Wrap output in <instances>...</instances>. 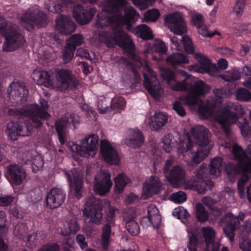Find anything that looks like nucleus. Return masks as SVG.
<instances>
[{
  "label": "nucleus",
  "mask_w": 251,
  "mask_h": 251,
  "mask_svg": "<svg viewBox=\"0 0 251 251\" xmlns=\"http://www.w3.org/2000/svg\"><path fill=\"white\" fill-rule=\"evenodd\" d=\"M198 241L197 236L193 233L189 237L187 248L189 251H197Z\"/></svg>",
  "instance_id": "338daca9"
},
{
  "label": "nucleus",
  "mask_w": 251,
  "mask_h": 251,
  "mask_svg": "<svg viewBox=\"0 0 251 251\" xmlns=\"http://www.w3.org/2000/svg\"><path fill=\"white\" fill-rule=\"evenodd\" d=\"M182 42L184 49L186 52L192 54L194 53L195 49L192 41L187 35H184L182 37Z\"/></svg>",
  "instance_id": "de8ad7c7"
},
{
  "label": "nucleus",
  "mask_w": 251,
  "mask_h": 251,
  "mask_svg": "<svg viewBox=\"0 0 251 251\" xmlns=\"http://www.w3.org/2000/svg\"><path fill=\"white\" fill-rule=\"evenodd\" d=\"M249 177L246 175H243L239 179L237 183V188L240 197L245 195V189L246 183L248 181Z\"/></svg>",
  "instance_id": "603ef678"
},
{
  "label": "nucleus",
  "mask_w": 251,
  "mask_h": 251,
  "mask_svg": "<svg viewBox=\"0 0 251 251\" xmlns=\"http://www.w3.org/2000/svg\"><path fill=\"white\" fill-rule=\"evenodd\" d=\"M168 122L167 116L162 112L155 113L149 121L150 128L152 130H157L164 126Z\"/></svg>",
  "instance_id": "7c9ffc66"
},
{
  "label": "nucleus",
  "mask_w": 251,
  "mask_h": 251,
  "mask_svg": "<svg viewBox=\"0 0 251 251\" xmlns=\"http://www.w3.org/2000/svg\"><path fill=\"white\" fill-rule=\"evenodd\" d=\"M210 87L203 81L198 80L196 81L193 86V93L194 94L201 96L208 93L210 89Z\"/></svg>",
  "instance_id": "e433bc0d"
},
{
  "label": "nucleus",
  "mask_w": 251,
  "mask_h": 251,
  "mask_svg": "<svg viewBox=\"0 0 251 251\" xmlns=\"http://www.w3.org/2000/svg\"><path fill=\"white\" fill-rule=\"evenodd\" d=\"M225 169L228 177L232 179H234L236 176L242 174L239 163L236 165L233 163L228 162L226 165Z\"/></svg>",
  "instance_id": "58836bf2"
},
{
  "label": "nucleus",
  "mask_w": 251,
  "mask_h": 251,
  "mask_svg": "<svg viewBox=\"0 0 251 251\" xmlns=\"http://www.w3.org/2000/svg\"><path fill=\"white\" fill-rule=\"evenodd\" d=\"M242 135L244 137H247L251 132V125L250 122L246 119L244 120V122L239 126Z\"/></svg>",
  "instance_id": "052dcab7"
},
{
  "label": "nucleus",
  "mask_w": 251,
  "mask_h": 251,
  "mask_svg": "<svg viewBox=\"0 0 251 251\" xmlns=\"http://www.w3.org/2000/svg\"><path fill=\"white\" fill-rule=\"evenodd\" d=\"M243 213H240L238 216H234L231 213H227L221 219V221L225 224L223 231L230 242L234 241L235 231L245 217Z\"/></svg>",
  "instance_id": "1a4fd4ad"
},
{
  "label": "nucleus",
  "mask_w": 251,
  "mask_h": 251,
  "mask_svg": "<svg viewBox=\"0 0 251 251\" xmlns=\"http://www.w3.org/2000/svg\"><path fill=\"white\" fill-rule=\"evenodd\" d=\"M237 100L247 101L251 100V93L245 88H240L236 93Z\"/></svg>",
  "instance_id": "49530a36"
},
{
  "label": "nucleus",
  "mask_w": 251,
  "mask_h": 251,
  "mask_svg": "<svg viewBox=\"0 0 251 251\" xmlns=\"http://www.w3.org/2000/svg\"><path fill=\"white\" fill-rule=\"evenodd\" d=\"M111 107L112 109L116 108L118 110H123L126 106V101L124 98L119 97L111 100Z\"/></svg>",
  "instance_id": "5fc2aeb1"
},
{
  "label": "nucleus",
  "mask_w": 251,
  "mask_h": 251,
  "mask_svg": "<svg viewBox=\"0 0 251 251\" xmlns=\"http://www.w3.org/2000/svg\"><path fill=\"white\" fill-rule=\"evenodd\" d=\"M239 246L242 251H251V239L243 235L239 236Z\"/></svg>",
  "instance_id": "8fccbe9b"
},
{
  "label": "nucleus",
  "mask_w": 251,
  "mask_h": 251,
  "mask_svg": "<svg viewBox=\"0 0 251 251\" xmlns=\"http://www.w3.org/2000/svg\"><path fill=\"white\" fill-rule=\"evenodd\" d=\"M56 87L58 91L73 89L78 84V80L71 71L68 69H59L56 73Z\"/></svg>",
  "instance_id": "6e6552de"
},
{
  "label": "nucleus",
  "mask_w": 251,
  "mask_h": 251,
  "mask_svg": "<svg viewBox=\"0 0 251 251\" xmlns=\"http://www.w3.org/2000/svg\"><path fill=\"white\" fill-rule=\"evenodd\" d=\"M154 47L156 52L160 53H165L167 51V48L165 43L160 39H156L154 42Z\"/></svg>",
  "instance_id": "0e129e2a"
},
{
  "label": "nucleus",
  "mask_w": 251,
  "mask_h": 251,
  "mask_svg": "<svg viewBox=\"0 0 251 251\" xmlns=\"http://www.w3.org/2000/svg\"><path fill=\"white\" fill-rule=\"evenodd\" d=\"M194 146V143L191 137L188 136L186 141H180L177 147L178 151L181 153H183L190 151Z\"/></svg>",
  "instance_id": "a18cd8bd"
},
{
  "label": "nucleus",
  "mask_w": 251,
  "mask_h": 251,
  "mask_svg": "<svg viewBox=\"0 0 251 251\" xmlns=\"http://www.w3.org/2000/svg\"><path fill=\"white\" fill-rule=\"evenodd\" d=\"M241 77L240 73L237 70L229 72L224 76V79L227 82H232L239 80Z\"/></svg>",
  "instance_id": "e2e57ef3"
},
{
  "label": "nucleus",
  "mask_w": 251,
  "mask_h": 251,
  "mask_svg": "<svg viewBox=\"0 0 251 251\" xmlns=\"http://www.w3.org/2000/svg\"><path fill=\"white\" fill-rule=\"evenodd\" d=\"M107 101V99L105 98L98 100L97 106L100 113L104 114L107 112H110L112 110L111 104H106Z\"/></svg>",
  "instance_id": "4d7b16f0"
},
{
  "label": "nucleus",
  "mask_w": 251,
  "mask_h": 251,
  "mask_svg": "<svg viewBox=\"0 0 251 251\" xmlns=\"http://www.w3.org/2000/svg\"><path fill=\"white\" fill-rule=\"evenodd\" d=\"M216 120L221 125L226 134L230 132V126L234 123L237 119V114L231 111L229 108L224 107L219 111L216 116Z\"/></svg>",
  "instance_id": "dca6fc26"
},
{
  "label": "nucleus",
  "mask_w": 251,
  "mask_h": 251,
  "mask_svg": "<svg viewBox=\"0 0 251 251\" xmlns=\"http://www.w3.org/2000/svg\"><path fill=\"white\" fill-rule=\"evenodd\" d=\"M28 95V89L20 83L12 82L7 90V97L15 105L23 104L26 101Z\"/></svg>",
  "instance_id": "9d476101"
},
{
  "label": "nucleus",
  "mask_w": 251,
  "mask_h": 251,
  "mask_svg": "<svg viewBox=\"0 0 251 251\" xmlns=\"http://www.w3.org/2000/svg\"><path fill=\"white\" fill-rule=\"evenodd\" d=\"M100 150L101 156L107 163L115 165L120 164L121 159L118 152L108 141H101Z\"/></svg>",
  "instance_id": "4468645a"
},
{
  "label": "nucleus",
  "mask_w": 251,
  "mask_h": 251,
  "mask_svg": "<svg viewBox=\"0 0 251 251\" xmlns=\"http://www.w3.org/2000/svg\"><path fill=\"white\" fill-rule=\"evenodd\" d=\"M126 227L127 231L132 235L136 236L140 232V227L138 223L135 221L126 222Z\"/></svg>",
  "instance_id": "09e8293b"
},
{
  "label": "nucleus",
  "mask_w": 251,
  "mask_h": 251,
  "mask_svg": "<svg viewBox=\"0 0 251 251\" xmlns=\"http://www.w3.org/2000/svg\"><path fill=\"white\" fill-rule=\"evenodd\" d=\"M144 142L142 132L138 129H130L129 136L125 139V144L130 148L136 149L142 146Z\"/></svg>",
  "instance_id": "bb28decb"
},
{
  "label": "nucleus",
  "mask_w": 251,
  "mask_h": 251,
  "mask_svg": "<svg viewBox=\"0 0 251 251\" xmlns=\"http://www.w3.org/2000/svg\"><path fill=\"white\" fill-rule=\"evenodd\" d=\"M83 40V37L78 34H75L69 38L62 53L64 62L68 63L72 60L76 47L81 45Z\"/></svg>",
  "instance_id": "a211bd4d"
},
{
  "label": "nucleus",
  "mask_w": 251,
  "mask_h": 251,
  "mask_svg": "<svg viewBox=\"0 0 251 251\" xmlns=\"http://www.w3.org/2000/svg\"><path fill=\"white\" fill-rule=\"evenodd\" d=\"M172 137V136L170 133H168L165 134L163 138V148L166 152H170L173 147Z\"/></svg>",
  "instance_id": "13d9d810"
},
{
  "label": "nucleus",
  "mask_w": 251,
  "mask_h": 251,
  "mask_svg": "<svg viewBox=\"0 0 251 251\" xmlns=\"http://www.w3.org/2000/svg\"><path fill=\"white\" fill-rule=\"evenodd\" d=\"M111 232V226L109 224H105L102 227L101 234V244L102 249L106 250L109 245V240Z\"/></svg>",
  "instance_id": "ea45409f"
},
{
  "label": "nucleus",
  "mask_w": 251,
  "mask_h": 251,
  "mask_svg": "<svg viewBox=\"0 0 251 251\" xmlns=\"http://www.w3.org/2000/svg\"><path fill=\"white\" fill-rule=\"evenodd\" d=\"M130 182L129 178L124 174H119L115 178L114 192L116 194L123 193L125 187Z\"/></svg>",
  "instance_id": "f704fd0d"
},
{
  "label": "nucleus",
  "mask_w": 251,
  "mask_h": 251,
  "mask_svg": "<svg viewBox=\"0 0 251 251\" xmlns=\"http://www.w3.org/2000/svg\"><path fill=\"white\" fill-rule=\"evenodd\" d=\"M100 205H86L83 210L84 215L90 218V222L96 225L100 224L102 219L101 207Z\"/></svg>",
  "instance_id": "393cba45"
},
{
  "label": "nucleus",
  "mask_w": 251,
  "mask_h": 251,
  "mask_svg": "<svg viewBox=\"0 0 251 251\" xmlns=\"http://www.w3.org/2000/svg\"><path fill=\"white\" fill-rule=\"evenodd\" d=\"M148 216L153 223V227H157L161 222V216L155 205H149L148 207Z\"/></svg>",
  "instance_id": "c9c22d12"
},
{
  "label": "nucleus",
  "mask_w": 251,
  "mask_h": 251,
  "mask_svg": "<svg viewBox=\"0 0 251 251\" xmlns=\"http://www.w3.org/2000/svg\"><path fill=\"white\" fill-rule=\"evenodd\" d=\"M7 177L11 184L18 186L25 179L26 173L22 166L11 164L7 167Z\"/></svg>",
  "instance_id": "f3484780"
},
{
  "label": "nucleus",
  "mask_w": 251,
  "mask_h": 251,
  "mask_svg": "<svg viewBox=\"0 0 251 251\" xmlns=\"http://www.w3.org/2000/svg\"><path fill=\"white\" fill-rule=\"evenodd\" d=\"M7 23L0 15V33L2 34L5 39L2 46L3 50L6 52L13 51L22 47L25 40L17 31L7 30Z\"/></svg>",
  "instance_id": "20e7f679"
},
{
  "label": "nucleus",
  "mask_w": 251,
  "mask_h": 251,
  "mask_svg": "<svg viewBox=\"0 0 251 251\" xmlns=\"http://www.w3.org/2000/svg\"><path fill=\"white\" fill-rule=\"evenodd\" d=\"M222 166L223 160L220 157L211 159L208 169L207 165L203 163L195 172L197 181L194 182L192 186L199 193H204L206 190H211L214 186V182L210 176H212L214 178L220 176Z\"/></svg>",
  "instance_id": "f257e3e1"
},
{
  "label": "nucleus",
  "mask_w": 251,
  "mask_h": 251,
  "mask_svg": "<svg viewBox=\"0 0 251 251\" xmlns=\"http://www.w3.org/2000/svg\"><path fill=\"white\" fill-rule=\"evenodd\" d=\"M143 85L148 93L153 98L160 96L161 88L157 79L156 73L148 65L143 68Z\"/></svg>",
  "instance_id": "423d86ee"
},
{
  "label": "nucleus",
  "mask_w": 251,
  "mask_h": 251,
  "mask_svg": "<svg viewBox=\"0 0 251 251\" xmlns=\"http://www.w3.org/2000/svg\"><path fill=\"white\" fill-rule=\"evenodd\" d=\"M99 137L93 134L88 138L81 140L79 145L73 143L71 150L75 151L80 155L88 157L90 156H94L96 154L98 146Z\"/></svg>",
  "instance_id": "0eeeda50"
},
{
  "label": "nucleus",
  "mask_w": 251,
  "mask_h": 251,
  "mask_svg": "<svg viewBox=\"0 0 251 251\" xmlns=\"http://www.w3.org/2000/svg\"><path fill=\"white\" fill-rule=\"evenodd\" d=\"M121 32V29H114L113 32L106 37L105 43L108 48H113L116 45L119 46Z\"/></svg>",
  "instance_id": "4c0bfd02"
},
{
  "label": "nucleus",
  "mask_w": 251,
  "mask_h": 251,
  "mask_svg": "<svg viewBox=\"0 0 251 251\" xmlns=\"http://www.w3.org/2000/svg\"><path fill=\"white\" fill-rule=\"evenodd\" d=\"M113 24H119V16H116V15L109 16L108 14L103 11L98 13L96 23L98 28H102Z\"/></svg>",
  "instance_id": "cd10ccee"
},
{
  "label": "nucleus",
  "mask_w": 251,
  "mask_h": 251,
  "mask_svg": "<svg viewBox=\"0 0 251 251\" xmlns=\"http://www.w3.org/2000/svg\"><path fill=\"white\" fill-rule=\"evenodd\" d=\"M164 22L175 34L181 35L187 31L186 24L180 12H175L166 15Z\"/></svg>",
  "instance_id": "9b49d317"
},
{
  "label": "nucleus",
  "mask_w": 251,
  "mask_h": 251,
  "mask_svg": "<svg viewBox=\"0 0 251 251\" xmlns=\"http://www.w3.org/2000/svg\"><path fill=\"white\" fill-rule=\"evenodd\" d=\"M187 199L186 194L182 191H178L172 194L170 196V199L176 203H181L184 202Z\"/></svg>",
  "instance_id": "6e6d98bb"
},
{
  "label": "nucleus",
  "mask_w": 251,
  "mask_h": 251,
  "mask_svg": "<svg viewBox=\"0 0 251 251\" xmlns=\"http://www.w3.org/2000/svg\"><path fill=\"white\" fill-rule=\"evenodd\" d=\"M196 58L199 62V64L195 66L196 71L200 73H208L210 70V60L200 53H197Z\"/></svg>",
  "instance_id": "72a5a7b5"
},
{
  "label": "nucleus",
  "mask_w": 251,
  "mask_h": 251,
  "mask_svg": "<svg viewBox=\"0 0 251 251\" xmlns=\"http://www.w3.org/2000/svg\"><path fill=\"white\" fill-rule=\"evenodd\" d=\"M102 11L108 14L120 12L114 0H105L103 3Z\"/></svg>",
  "instance_id": "a19ab883"
},
{
  "label": "nucleus",
  "mask_w": 251,
  "mask_h": 251,
  "mask_svg": "<svg viewBox=\"0 0 251 251\" xmlns=\"http://www.w3.org/2000/svg\"><path fill=\"white\" fill-rule=\"evenodd\" d=\"M39 103L40 105L35 103L27 104L23 108H10L8 113L10 116L28 118L31 120L35 127L39 128L43 125L42 120H48L50 117L48 112V101L41 99Z\"/></svg>",
  "instance_id": "f03ea898"
},
{
  "label": "nucleus",
  "mask_w": 251,
  "mask_h": 251,
  "mask_svg": "<svg viewBox=\"0 0 251 251\" xmlns=\"http://www.w3.org/2000/svg\"><path fill=\"white\" fill-rule=\"evenodd\" d=\"M138 15L136 9L132 6H129L125 8L124 15L121 14L116 15L119 16V23L126 25L128 27H131V24L135 22V17Z\"/></svg>",
  "instance_id": "c756f323"
},
{
  "label": "nucleus",
  "mask_w": 251,
  "mask_h": 251,
  "mask_svg": "<svg viewBox=\"0 0 251 251\" xmlns=\"http://www.w3.org/2000/svg\"><path fill=\"white\" fill-rule=\"evenodd\" d=\"M173 214L174 216H177L178 219H185L190 215L187 210L182 206L176 208Z\"/></svg>",
  "instance_id": "680f3d73"
},
{
  "label": "nucleus",
  "mask_w": 251,
  "mask_h": 251,
  "mask_svg": "<svg viewBox=\"0 0 251 251\" xmlns=\"http://www.w3.org/2000/svg\"><path fill=\"white\" fill-rule=\"evenodd\" d=\"M65 176L71 191H74L75 197L77 199L82 197L83 181L82 177L77 173L73 172H65Z\"/></svg>",
  "instance_id": "aec40b11"
},
{
  "label": "nucleus",
  "mask_w": 251,
  "mask_h": 251,
  "mask_svg": "<svg viewBox=\"0 0 251 251\" xmlns=\"http://www.w3.org/2000/svg\"><path fill=\"white\" fill-rule=\"evenodd\" d=\"M164 176L167 181L174 187H178L179 185L184 184L186 181L185 170L180 166L173 167Z\"/></svg>",
  "instance_id": "412c9836"
},
{
  "label": "nucleus",
  "mask_w": 251,
  "mask_h": 251,
  "mask_svg": "<svg viewBox=\"0 0 251 251\" xmlns=\"http://www.w3.org/2000/svg\"><path fill=\"white\" fill-rule=\"evenodd\" d=\"M55 29L62 34L68 35L75 31L76 25L69 16L60 15L55 20Z\"/></svg>",
  "instance_id": "4be33fe9"
},
{
  "label": "nucleus",
  "mask_w": 251,
  "mask_h": 251,
  "mask_svg": "<svg viewBox=\"0 0 251 251\" xmlns=\"http://www.w3.org/2000/svg\"><path fill=\"white\" fill-rule=\"evenodd\" d=\"M111 175L109 173H101L94 179V190L96 194L102 196L108 193L112 186Z\"/></svg>",
  "instance_id": "ddd939ff"
},
{
  "label": "nucleus",
  "mask_w": 251,
  "mask_h": 251,
  "mask_svg": "<svg viewBox=\"0 0 251 251\" xmlns=\"http://www.w3.org/2000/svg\"><path fill=\"white\" fill-rule=\"evenodd\" d=\"M132 32L137 37L145 40L153 38V35L150 27L146 25L141 24L132 29Z\"/></svg>",
  "instance_id": "2f4dec72"
},
{
  "label": "nucleus",
  "mask_w": 251,
  "mask_h": 251,
  "mask_svg": "<svg viewBox=\"0 0 251 251\" xmlns=\"http://www.w3.org/2000/svg\"><path fill=\"white\" fill-rule=\"evenodd\" d=\"M138 213L135 207H127L123 211V219L126 222L129 221H134L133 219L137 216Z\"/></svg>",
  "instance_id": "c03bdc74"
},
{
  "label": "nucleus",
  "mask_w": 251,
  "mask_h": 251,
  "mask_svg": "<svg viewBox=\"0 0 251 251\" xmlns=\"http://www.w3.org/2000/svg\"><path fill=\"white\" fill-rule=\"evenodd\" d=\"M209 207L211 211L215 216H220L225 212L226 207L223 205H206Z\"/></svg>",
  "instance_id": "69168bd1"
},
{
  "label": "nucleus",
  "mask_w": 251,
  "mask_h": 251,
  "mask_svg": "<svg viewBox=\"0 0 251 251\" xmlns=\"http://www.w3.org/2000/svg\"><path fill=\"white\" fill-rule=\"evenodd\" d=\"M31 77L38 85H43L47 88L53 85L51 75L47 71L35 70L31 75Z\"/></svg>",
  "instance_id": "a878e982"
},
{
  "label": "nucleus",
  "mask_w": 251,
  "mask_h": 251,
  "mask_svg": "<svg viewBox=\"0 0 251 251\" xmlns=\"http://www.w3.org/2000/svg\"><path fill=\"white\" fill-rule=\"evenodd\" d=\"M65 199L66 194L63 189L59 188H53L50 191L46 196V204H63Z\"/></svg>",
  "instance_id": "c85d7f7f"
},
{
  "label": "nucleus",
  "mask_w": 251,
  "mask_h": 251,
  "mask_svg": "<svg viewBox=\"0 0 251 251\" xmlns=\"http://www.w3.org/2000/svg\"><path fill=\"white\" fill-rule=\"evenodd\" d=\"M247 0H237L236 5L233 8V11L236 14L238 17H240L244 12L245 6L246 5Z\"/></svg>",
  "instance_id": "bf43d9fd"
},
{
  "label": "nucleus",
  "mask_w": 251,
  "mask_h": 251,
  "mask_svg": "<svg viewBox=\"0 0 251 251\" xmlns=\"http://www.w3.org/2000/svg\"><path fill=\"white\" fill-rule=\"evenodd\" d=\"M159 11L156 9L149 10L145 15L144 20L146 22H155L160 16Z\"/></svg>",
  "instance_id": "864d4df0"
},
{
  "label": "nucleus",
  "mask_w": 251,
  "mask_h": 251,
  "mask_svg": "<svg viewBox=\"0 0 251 251\" xmlns=\"http://www.w3.org/2000/svg\"><path fill=\"white\" fill-rule=\"evenodd\" d=\"M202 230L206 245H212L213 243L217 242L214 241L215 231L212 228L203 227Z\"/></svg>",
  "instance_id": "37998d69"
},
{
  "label": "nucleus",
  "mask_w": 251,
  "mask_h": 251,
  "mask_svg": "<svg viewBox=\"0 0 251 251\" xmlns=\"http://www.w3.org/2000/svg\"><path fill=\"white\" fill-rule=\"evenodd\" d=\"M221 105V101L213 97L207 100L205 104L200 105L198 111L203 117L211 116Z\"/></svg>",
  "instance_id": "b1692460"
},
{
  "label": "nucleus",
  "mask_w": 251,
  "mask_h": 251,
  "mask_svg": "<svg viewBox=\"0 0 251 251\" xmlns=\"http://www.w3.org/2000/svg\"><path fill=\"white\" fill-rule=\"evenodd\" d=\"M190 132L199 146L193 156L191 163L193 165H197L203 160L209 153L210 148L208 145L211 133L207 128L200 125L192 127Z\"/></svg>",
  "instance_id": "7ed1b4c3"
},
{
  "label": "nucleus",
  "mask_w": 251,
  "mask_h": 251,
  "mask_svg": "<svg viewBox=\"0 0 251 251\" xmlns=\"http://www.w3.org/2000/svg\"><path fill=\"white\" fill-rule=\"evenodd\" d=\"M97 12L95 7H87L84 8L81 5L78 4L74 5L73 15L77 23L81 25H84L89 23Z\"/></svg>",
  "instance_id": "f8f14e48"
},
{
  "label": "nucleus",
  "mask_w": 251,
  "mask_h": 251,
  "mask_svg": "<svg viewBox=\"0 0 251 251\" xmlns=\"http://www.w3.org/2000/svg\"><path fill=\"white\" fill-rule=\"evenodd\" d=\"M166 61L173 67L176 68L177 66L188 63L189 59L186 55L182 53H175L168 56L166 58Z\"/></svg>",
  "instance_id": "473e14b6"
},
{
  "label": "nucleus",
  "mask_w": 251,
  "mask_h": 251,
  "mask_svg": "<svg viewBox=\"0 0 251 251\" xmlns=\"http://www.w3.org/2000/svg\"><path fill=\"white\" fill-rule=\"evenodd\" d=\"M119 46L124 49L129 59L133 60H137V56L135 54V45L130 37L122 30Z\"/></svg>",
  "instance_id": "5701e85b"
},
{
  "label": "nucleus",
  "mask_w": 251,
  "mask_h": 251,
  "mask_svg": "<svg viewBox=\"0 0 251 251\" xmlns=\"http://www.w3.org/2000/svg\"><path fill=\"white\" fill-rule=\"evenodd\" d=\"M196 216L199 221L201 222L206 221L208 219V216L203 205H196Z\"/></svg>",
  "instance_id": "3c124183"
},
{
  "label": "nucleus",
  "mask_w": 251,
  "mask_h": 251,
  "mask_svg": "<svg viewBox=\"0 0 251 251\" xmlns=\"http://www.w3.org/2000/svg\"><path fill=\"white\" fill-rule=\"evenodd\" d=\"M32 122L29 120L18 118L16 122L11 121L6 126V133L12 140H16L19 136L29 135L33 129Z\"/></svg>",
  "instance_id": "39448f33"
},
{
  "label": "nucleus",
  "mask_w": 251,
  "mask_h": 251,
  "mask_svg": "<svg viewBox=\"0 0 251 251\" xmlns=\"http://www.w3.org/2000/svg\"><path fill=\"white\" fill-rule=\"evenodd\" d=\"M163 185L159 177L155 176H151L144 184L141 198L143 200H147L152 195L158 194L162 190Z\"/></svg>",
  "instance_id": "6ab92c4d"
},
{
  "label": "nucleus",
  "mask_w": 251,
  "mask_h": 251,
  "mask_svg": "<svg viewBox=\"0 0 251 251\" xmlns=\"http://www.w3.org/2000/svg\"><path fill=\"white\" fill-rule=\"evenodd\" d=\"M173 109L180 117H183L186 114V110L180 101H175L173 104Z\"/></svg>",
  "instance_id": "774afa93"
},
{
  "label": "nucleus",
  "mask_w": 251,
  "mask_h": 251,
  "mask_svg": "<svg viewBox=\"0 0 251 251\" xmlns=\"http://www.w3.org/2000/svg\"><path fill=\"white\" fill-rule=\"evenodd\" d=\"M21 19L23 22L29 25L32 29L34 28V25L45 27L47 25V17L44 13L30 9L26 11Z\"/></svg>",
  "instance_id": "2eb2a0df"
},
{
  "label": "nucleus",
  "mask_w": 251,
  "mask_h": 251,
  "mask_svg": "<svg viewBox=\"0 0 251 251\" xmlns=\"http://www.w3.org/2000/svg\"><path fill=\"white\" fill-rule=\"evenodd\" d=\"M160 73L162 78L167 81L169 85H171L172 81H176L175 73L170 69L161 68L160 69Z\"/></svg>",
  "instance_id": "79ce46f5"
}]
</instances>
